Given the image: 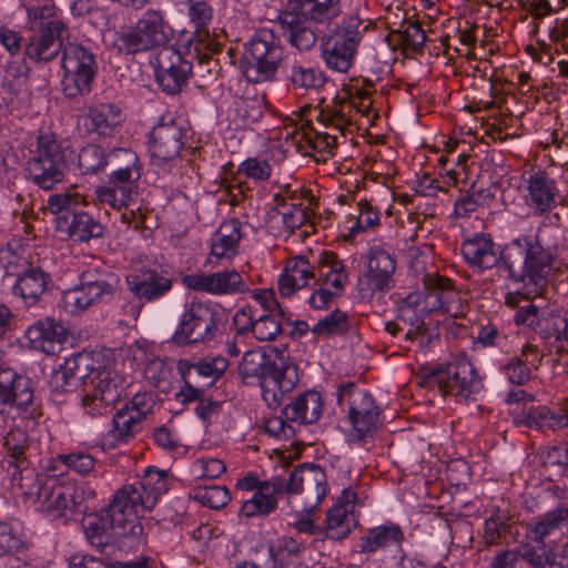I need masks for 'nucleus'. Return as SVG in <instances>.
<instances>
[{
  "mask_svg": "<svg viewBox=\"0 0 568 568\" xmlns=\"http://www.w3.org/2000/svg\"><path fill=\"white\" fill-rule=\"evenodd\" d=\"M349 328L351 323L347 315L339 310H335L323 320H320L311 332L314 335L327 336L343 334Z\"/></svg>",
  "mask_w": 568,
  "mask_h": 568,
  "instance_id": "obj_55",
  "label": "nucleus"
},
{
  "mask_svg": "<svg viewBox=\"0 0 568 568\" xmlns=\"http://www.w3.org/2000/svg\"><path fill=\"white\" fill-rule=\"evenodd\" d=\"M233 112L237 125L247 126L257 122L263 114V101L258 97H241L234 101Z\"/></svg>",
  "mask_w": 568,
  "mask_h": 568,
  "instance_id": "obj_53",
  "label": "nucleus"
},
{
  "mask_svg": "<svg viewBox=\"0 0 568 568\" xmlns=\"http://www.w3.org/2000/svg\"><path fill=\"white\" fill-rule=\"evenodd\" d=\"M92 352H82L68 357L64 364L51 376L50 387L52 393L64 394L74 390L83 384L85 374L94 367Z\"/></svg>",
  "mask_w": 568,
  "mask_h": 568,
  "instance_id": "obj_23",
  "label": "nucleus"
},
{
  "mask_svg": "<svg viewBox=\"0 0 568 568\" xmlns=\"http://www.w3.org/2000/svg\"><path fill=\"white\" fill-rule=\"evenodd\" d=\"M395 33L399 36L404 50L410 49L413 52H419L426 42L425 31L417 21L407 22L404 30H398Z\"/></svg>",
  "mask_w": 568,
  "mask_h": 568,
  "instance_id": "obj_61",
  "label": "nucleus"
},
{
  "mask_svg": "<svg viewBox=\"0 0 568 568\" xmlns=\"http://www.w3.org/2000/svg\"><path fill=\"white\" fill-rule=\"evenodd\" d=\"M288 79L294 88L315 89L323 84V74L311 67L294 64L291 68Z\"/></svg>",
  "mask_w": 568,
  "mask_h": 568,
  "instance_id": "obj_56",
  "label": "nucleus"
},
{
  "mask_svg": "<svg viewBox=\"0 0 568 568\" xmlns=\"http://www.w3.org/2000/svg\"><path fill=\"white\" fill-rule=\"evenodd\" d=\"M113 275L98 270H87L80 276V284L63 294L64 307L72 314L108 302L114 294Z\"/></svg>",
  "mask_w": 568,
  "mask_h": 568,
  "instance_id": "obj_11",
  "label": "nucleus"
},
{
  "mask_svg": "<svg viewBox=\"0 0 568 568\" xmlns=\"http://www.w3.org/2000/svg\"><path fill=\"white\" fill-rule=\"evenodd\" d=\"M32 36L26 45V55L34 61H51L58 54L64 37L55 31H31Z\"/></svg>",
  "mask_w": 568,
  "mask_h": 568,
  "instance_id": "obj_44",
  "label": "nucleus"
},
{
  "mask_svg": "<svg viewBox=\"0 0 568 568\" xmlns=\"http://www.w3.org/2000/svg\"><path fill=\"white\" fill-rule=\"evenodd\" d=\"M110 43L120 53L135 54L164 48L172 29L161 10L148 9L138 18L134 27L111 32Z\"/></svg>",
  "mask_w": 568,
  "mask_h": 568,
  "instance_id": "obj_4",
  "label": "nucleus"
},
{
  "mask_svg": "<svg viewBox=\"0 0 568 568\" xmlns=\"http://www.w3.org/2000/svg\"><path fill=\"white\" fill-rule=\"evenodd\" d=\"M54 221L57 231L73 241L85 242L103 233L102 224L92 215H57Z\"/></svg>",
  "mask_w": 568,
  "mask_h": 568,
  "instance_id": "obj_33",
  "label": "nucleus"
},
{
  "mask_svg": "<svg viewBox=\"0 0 568 568\" xmlns=\"http://www.w3.org/2000/svg\"><path fill=\"white\" fill-rule=\"evenodd\" d=\"M118 526L135 523L146 511L153 509L134 483L121 486L114 493L108 508Z\"/></svg>",
  "mask_w": 568,
  "mask_h": 568,
  "instance_id": "obj_20",
  "label": "nucleus"
},
{
  "mask_svg": "<svg viewBox=\"0 0 568 568\" xmlns=\"http://www.w3.org/2000/svg\"><path fill=\"white\" fill-rule=\"evenodd\" d=\"M275 363L270 359L261 349H252L244 354L239 366V374L243 379H265L272 372Z\"/></svg>",
  "mask_w": 568,
  "mask_h": 568,
  "instance_id": "obj_48",
  "label": "nucleus"
},
{
  "mask_svg": "<svg viewBox=\"0 0 568 568\" xmlns=\"http://www.w3.org/2000/svg\"><path fill=\"white\" fill-rule=\"evenodd\" d=\"M549 321V313L547 316L544 313L539 312L538 306L532 303H528L525 306H521L517 310L514 322L517 325L527 326L544 338L546 323Z\"/></svg>",
  "mask_w": 568,
  "mask_h": 568,
  "instance_id": "obj_54",
  "label": "nucleus"
},
{
  "mask_svg": "<svg viewBox=\"0 0 568 568\" xmlns=\"http://www.w3.org/2000/svg\"><path fill=\"white\" fill-rule=\"evenodd\" d=\"M241 237V223L239 220H225L211 237V251L207 263L217 265L223 261L233 258L237 254Z\"/></svg>",
  "mask_w": 568,
  "mask_h": 568,
  "instance_id": "obj_25",
  "label": "nucleus"
},
{
  "mask_svg": "<svg viewBox=\"0 0 568 568\" xmlns=\"http://www.w3.org/2000/svg\"><path fill=\"white\" fill-rule=\"evenodd\" d=\"M82 526L88 541L101 552L99 560L102 565L108 568H118L122 565V551L113 544V539L114 528L123 527L115 524L108 509L104 513L85 516Z\"/></svg>",
  "mask_w": 568,
  "mask_h": 568,
  "instance_id": "obj_14",
  "label": "nucleus"
},
{
  "mask_svg": "<svg viewBox=\"0 0 568 568\" xmlns=\"http://www.w3.org/2000/svg\"><path fill=\"white\" fill-rule=\"evenodd\" d=\"M26 10L29 31H55L58 37H64L67 27L53 1L47 0L40 6L26 7Z\"/></svg>",
  "mask_w": 568,
  "mask_h": 568,
  "instance_id": "obj_34",
  "label": "nucleus"
},
{
  "mask_svg": "<svg viewBox=\"0 0 568 568\" xmlns=\"http://www.w3.org/2000/svg\"><path fill=\"white\" fill-rule=\"evenodd\" d=\"M403 540L404 534L396 524L374 527L368 529L367 534L361 538V552L372 554L392 545L400 546Z\"/></svg>",
  "mask_w": 568,
  "mask_h": 568,
  "instance_id": "obj_43",
  "label": "nucleus"
},
{
  "mask_svg": "<svg viewBox=\"0 0 568 568\" xmlns=\"http://www.w3.org/2000/svg\"><path fill=\"white\" fill-rule=\"evenodd\" d=\"M381 415V408L376 405L374 397L363 392L359 404L357 405V443H367L373 438Z\"/></svg>",
  "mask_w": 568,
  "mask_h": 568,
  "instance_id": "obj_46",
  "label": "nucleus"
},
{
  "mask_svg": "<svg viewBox=\"0 0 568 568\" xmlns=\"http://www.w3.org/2000/svg\"><path fill=\"white\" fill-rule=\"evenodd\" d=\"M27 338L34 348L47 354H54L57 345L67 338L64 326L52 318H45L31 325L26 332Z\"/></svg>",
  "mask_w": 568,
  "mask_h": 568,
  "instance_id": "obj_32",
  "label": "nucleus"
},
{
  "mask_svg": "<svg viewBox=\"0 0 568 568\" xmlns=\"http://www.w3.org/2000/svg\"><path fill=\"white\" fill-rule=\"evenodd\" d=\"M277 19L283 27L295 29L306 19L313 20L311 0H287L285 8L278 11Z\"/></svg>",
  "mask_w": 568,
  "mask_h": 568,
  "instance_id": "obj_51",
  "label": "nucleus"
},
{
  "mask_svg": "<svg viewBox=\"0 0 568 568\" xmlns=\"http://www.w3.org/2000/svg\"><path fill=\"white\" fill-rule=\"evenodd\" d=\"M363 263L367 288L361 287L359 298L362 302H372L375 295L381 297V292L388 286L395 272V261L382 246L374 245L364 254Z\"/></svg>",
  "mask_w": 568,
  "mask_h": 568,
  "instance_id": "obj_17",
  "label": "nucleus"
},
{
  "mask_svg": "<svg viewBox=\"0 0 568 568\" xmlns=\"http://www.w3.org/2000/svg\"><path fill=\"white\" fill-rule=\"evenodd\" d=\"M462 254L465 261L473 267L479 270L490 268L501 264L500 256H497L495 245L485 235H475L462 244Z\"/></svg>",
  "mask_w": 568,
  "mask_h": 568,
  "instance_id": "obj_35",
  "label": "nucleus"
},
{
  "mask_svg": "<svg viewBox=\"0 0 568 568\" xmlns=\"http://www.w3.org/2000/svg\"><path fill=\"white\" fill-rule=\"evenodd\" d=\"M91 355L97 363L83 381L81 405L88 415L98 417L112 410L121 396L123 381L101 353Z\"/></svg>",
  "mask_w": 568,
  "mask_h": 568,
  "instance_id": "obj_3",
  "label": "nucleus"
},
{
  "mask_svg": "<svg viewBox=\"0 0 568 568\" xmlns=\"http://www.w3.org/2000/svg\"><path fill=\"white\" fill-rule=\"evenodd\" d=\"M65 166L61 143L52 132L41 131L28 162L29 176L41 189L51 190L63 180Z\"/></svg>",
  "mask_w": 568,
  "mask_h": 568,
  "instance_id": "obj_7",
  "label": "nucleus"
},
{
  "mask_svg": "<svg viewBox=\"0 0 568 568\" xmlns=\"http://www.w3.org/2000/svg\"><path fill=\"white\" fill-rule=\"evenodd\" d=\"M567 532L568 504H560L531 526L529 537L536 542H545L548 537H558Z\"/></svg>",
  "mask_w": 568,
  "mask_h": 568,
  "instance_id": "obj_38",
  "label": "nucleus"
},
{
  "mask_svg": "<svg viewBox=\"0 0 568 568\" xmlns=\"http://www.w3.org/2000/svg\"><path fill=\"white\" fill-rule=\"evenodd\" d=\"M427 305L422 293H412L405 297L399 310L398 321L407 325L406 338L416 341L423 338L427 332L424 318L428 316L432 311Z\"/></svg>",
  "mask_w": 568,
  "mask_h": 568,
  "instance_id": "obj_27",
  "label": "nucleus"
},
{
  "mask_svg": "<svg viewBox=\"0 0 568 568\" xmlns=\"http://www.w3.org/2000/svg\"><path fill=\"white\" fill-rule=\"evenodd\" d=\"M281 486L275 483L264 481L256 491L246 498L241 507V514L246 518L266 516L277 507Z\"/></svg>",
  "mask_w": 568,
  "mask_h": 568,
  "instance_id": "obj_37",
  "label": "nucleus"
},
{
  "mask_svg": "<svg viewBox=\"0 0 568 568\" xmlns=\"http://www.w3.org/2000/svg\"><path fill=\"white\" fill-rule=\"evenodd\" d=\"M501 267L509 277L523 282L527 293L541 294L557 270V260L551 250L540 244L538 236L517 239L500 254Z\"/></svg>",
  "mask_w": 568,
  "mask_h": 568,
  "instance_id": "obj_1",
  "label": "nucleus"
},
{
  "mask_svg": "<svg viewBox=\"0 0 568 568\" xmlns=\"http://www.w3.org/2000/svg\"><path fill=\"white\" fill-rule=\"evenodd\" d=\"M501 372L511 384L518 386L527 384L531 378V369L523 357H511L501 366Z\"/></svg>",
  "mask_w": 568,
  "mask_h": 568,
  "instance_id": "obj_62",
  "label": "nucleus"
},
{
  "mask_svg": "<svg viewBox=\"0 0 568 568\" xmlns=\"http://www.w3.org/2000/svg\"><path fill=\"white\" fill-rule=\"evenodd\" d=\"M149 153L156 168L175 161L183 148V129L173 120L156 124L149 136Z\"/></svg>",
  "mask_w": 568,
  "mask_h": 568,
  "instance_id": "obj_18",
  "label": "nucleus"
},
{
  "mask_svg": "<svg viewBox=\"0 0 568 568\" xmlns=\"http://www.w3.org/2000/svg\"><path fill=\"white\" fill-rule=\"evenodd\" d=\"M78 164L83 174L97 172L105 164L102 149L97 144L82 148L78 155Z\"/></svg>",
  "mask_w": 568,
  "mask_h": 568,
  "instance_id": "obj_60",
  "label": "nucleus"
},
{
  "mask_svg": "<svg viewBox=\"0 0 568 568\" xmlns=\"http://www.w3.org/2000/svg\"><path fill=\"white\" fill-rule=\"evenodd\" d=\"M323 399L320 393L307 390L297 395L285 405L283 415L286 420L298 425H307L317 422L323 412Z\"/></svg>",
  "mask_w": 568,
  "mask_h": 568,
  "instance_id": "obj_29",
  "label": "nucleus"
},
{
  "mask_svg": "<svg viewBox=\"0 0 568 568\" xmlns=\"http://www.w3.org/2000/svg\"><path fill=\"white\" fill-rule=\"evenodd\" d=\"M310 262L303 256H294L285 263L283 272L278 277V292L282 296L288 297L296 291L305 287L310 280L315 278Z\"/></svg>",
  "mask_w": 568,
  "mask_h": 568,
  "instance_id": "obj_31",
  "label": "nucleus"
},
{
  "mask_svg": "<svg viewBox=\"0 0 568 568\" xmlns=\"http://www.w3.org/2000/svg\"><path fill=\"white\" fill-rule=\"evenodd\" d=\"M190 496L212 509H221L231 500L230 491L224 486H196L191 489Z\"/></svg>",
  "mask_w": 568,
  "mask_h": 568,
  "instance_id": "obj_52",
  "label": "nucleus"
},
{
  "mask_svg": "<svg viewBox=\"0 0 568 568\" xmlns=\"http://www.w3.org/2000/svg\"><path fill=\"white\" fill-rule=\"evenodd\" d=\"M426 293H422L427 305H433L432 313L440 311L442 313L455 314L453 303L457 297L454 291L453 282L445 276L427 274L424 276Z\"/></svg>",
  "mask_w": 568,
  "mask_h": 568,
  "instance_id": "obj_30",
  "label": "nucleus"
},
{
  "mask_svg": "<svg viewBox=\"0 0 568 568\" xmlns=\"http://www.w3.org/2000/svg\"><path fill=\"white\" fill-rule=\"evenodd\" d=\"M237 335L252 334L260 342H272L283 332L282 312H261L256 306L245 305L233 316Z\"/></svg>",
  "mask_w": 568,
  "mask_h": 568,
  "instance_id": "obj_15",
  "label": "nucleus"
},
{
  "mask_svg": "<svg viewBox=\"0 0 568 568\" xmlns=\"http://www.w3.org/2000/svg\"><path fill=\"white\" fill-rule=\"evenodd\" d=\"M281 40L270 29H260L246 45L243 73L250 82L272 79L282 61Z\"/></svg>",
  "mask_w": 568,
  "mask_h": 568,
  "instance_id": "obj_6",
  "label": "nucleus"
},
{
  "mask_svg": "<svg viewBox=\"0 0 568 568\" xmlns=\"http://www.w3.org/2000/svg\"><path fill=\"white\" fill-rule=\"evenodd\" d=\"M0 414L24 419L41 415L32 382L9 366L0 368Z\"/></svg>",
  "mask_w": 568,
  "mask_h": 568,
  "instance_id": "obj_8",
  "label": "nucleus"
},
{
  "mask_svg": "<svg viewBox=\"0 0 568 568\" xmlns=\"http://www.w3.org/2000/svg\"><path fill=\"white\" fill-rule=\"evenodd\" d=\"M355 53V29L352 24L341 28L323 48V58L328 68L346 72Z\"/></svg>",
  "mask_w": 568,
  "mask_h": 568,
  "instance_id": "obj_24",
  "label": "nucleus"
},
{
  "mask_svg": "<svg viewBox=\"0 0 568 568\" xmlns=\"http://www.w3.org/2000/svg\"><path fill=\"white\" fill-rule=\"evenodd\" d=\"M286 493L293 507L315 511L328 493L325 470L315 464L300 465L290 474Z\"/></svg>",
  "mask_w": 568,
  "mask_h": 568,
  "instance_id": "obj_9",
  "label": "nucleus"
},
{
  "mask_svg": "<svg viewBox=\"0 0 568 568\" xmlns=\"http://www.w3.org/2000/svg\"><path fill=\"white\" fill-rule=\"evenodd\" d=\"M101 204L108 205L110 210L120 211L126 207L133 195V190L125 185H113L97 191Z\"/></svg>",
  "mask_w": 568,
  "mask_h": 568,
  "instance_id": "obj_57",
  "label": "nucleus"
},
{
  "mask_svg": "<svg viewBox=\"0 0 568 568\" xmlns=\"http://www.w3.org/2000/svg\"><path fill=\"white\" fill-rule=\"evenodd\" d=\"M355 528V490L345 488L336 503L326 511L324 534L327 538L341 540Z\"/></svg>",
  "mask_w": 568,
  "mask_h": 568,
  "instance_id": "obj_22",
  "label": "nucleus"
},
{
  "mask_svg": "<svg viewBox=\"0 0 568 568\" xmlns=\"http://www.w3.org/2000/svg\"><path fill=\"white\" fill-rule=\"evenodd\" d=\"M354 108L352 85L344 84L334 99L332 122L342 135L348 138L354 143Z\"/></svg>",
  "mask_w": 568,
  "mask_h": 568,
  "instance_id": "obj_42",
  "label": "nucleus"
},
{
  "mask_svg": "<svg viewBox=\"0 0 568 568\" xmlns=\"http://www.w3.org/2000/svg\"><path fill=\"white\" fill-rule=\"evenodd\" d=\"M426 388H437L443 396L475 399L483 389V382L474 365L466 357H457L447 365L423 375L419 382Z\"/></svg>",
  "mask_w": 568,
  "mask_h": 568,
  "instance_id": "obj_5",
  "label": "nucleus"
},
{
  "mask_svg": "<svg viewBox=\"0 0 568 568\" xmlns=\"http://www.w3.org/2000/svg\"><path fill=\"white\" fill-rule=\"evenodd\" d=\"M112 423L111 436L120 443H128L142 430V420L125 407L114 414Z\"/></svg>",
  "mask_w": 568,
  "mask_h": 568,
  "instance_id": "obj_50",
  "label": "nucleus"
},
{
  "mask_svg": "<svg viewBox=\"0 0 568 568\" xmlns=\"http://www.w3.org/2000/svg\"><path fill=\"white\" fill-rule=\"evenodd\" d=\"M183 48L164 47L156 58V81L163 91L170 94L179 93L186 84L191 73V62Z\"/></svg>",
  "mask_w": 568,
  "mask_h": 568,
  "instance_id": "obj_16",
  "label": "nucleus"
},
{
  "mask_svg": "<svg viewBox=\"0 0 568 568\" xmlns=\"http://www.w3.org/2000/svg\"><path fill=\"white\" fill-rule=\"evenodd\" d=\"M318 288L308 298L314 310H326L336 296H339L344 285L348 282L345 266L333 252L324 251L317 262Z\"/></svg>",
  "mask_w": 568,
  "mask_h": 568,
  "instance_id": "obj_12",
  "label": "nucleus"
},
{
  "mask_svg": "<svg viewBox=\"0 0 568 568\" xmlns=\"http://www.w3.org/2000/svg\"><path fill=\"white\" fill-rule=\"evenodd\" d=\"M523 559L531 568H555L557 566V554L552 549L541 547L538 549L527 550L523 555Z\"/></svg>",
  "mask_w": 568,
  "mask_h": 568,
  "instance_id": "obj_64",
  "label": "nucleus"
},
{
  "mask_svg": "<svg viewBox=\"0 0 568 568\" xmlns=\"http://www.w3.org/2000/svg\"><path fill=\"white\" fill-rule=\"evenodd\" d=\"M556 182L546 172L538 171L528 180L527 200L538 211L545 213L552 209L557 197Z\"/></svg>",
  "mask_w": 568,
  "mask_h": 568,
  "instance_id": "obj_41",
  "label": "nucleus"
},
{
  "mask_svg": "<svg viewBox=\"0 0 568 568\" xmlns=\"http://www.w3.org/2000/svg\"><path fill=\"white\" fill-rule=\"evenodd\" d=\"M268 384L275 386L281 396L291 392L297 381V374L294 366L276 365L267 376Z\"/></svg>",
  "mask_w": 568,
  "mask_h": 568,
  "instance_id": "obj_59",
  "label": "nucleus"
},
{
  "mask_svg": "<svg viewBox=\"0 0 568 568\" xmlns=\"http://www.w3.org/2000/svg\"><path fill=\"white\" fill-rule=\"evenodd\" d=\"M216 312L210 305L193 301L183 313L173 341L180 345L211 339L217 329Z\"/></svg>",
  "mask_w": 568,
  "mask_h": 568,
  "instance_id": "obj_13",
  "label": "nucleus"
},
{
  "mask_svg": "<svg viewBox=\"0 0 568 568\" xmlns=\"http://www.w3.org/2000/svg\"><path fill=\"white\" fill-rule=\"evenodd\" d=\"M363 83L365 89L357 88V135L364 138L368 144H376L382 140V134L372 130L375 126V120L379 119L378 112L371 109L369 97L373 82L364 79Z\"/></svg>",
  "mask_w": 568,
  "mask_h": 568,
  "instance_id": "obj_36",
  "label": "nucleus"
},
{
  "mask_svg": "<svg viewBox=\"0 0 568 568\" xmlns=\"http://www.w3.org/2000/svg\"><path fill=\"white\" fill-rule=\"evenodd\" d=\"M4 447L7 449V463L20 470V476L31 471L28 468L29 462L27 452L29 450V440L24 430L11 429L4 437Z\"/></svg>",
  "mask_w": 568,
  "mask_h": 568,
  "instance_id": "obj_47",
  "label": "nucleus"
},
{
  "mask_svg": "<svg viewBox=\"0 0 568 568\" xmlns=\"http://www.w3.org/2000/svg\"><path fill=\"white\" fill-rule=\"evenodd\" d=\"M182 281L190 290L212 295H231L248 291V286L241 273L235 270H224L212 274H189Z\"/></svg>",
  "mask_w": 568,
  "mask_h": 568,
  "instance_id": "obj_19",
  "label": "nucleus"
},
{
  "mask_svg": "<svg viewBox=\"0 0 568 568\" xmlns=\"http://www.w3.org/2000/svg\"><path fill=\"white\" fill-rule=\"evenodd\" d=\"M134 484L154 508L161 496L166 494L170 489V476L166 470L148 467L142 477Z\"/></svg>",
  "mask_w": 568,
  "mask_h": 568,
  "instance_id": "obj_45",
  "label": "nucleus"
},
{
  "mask_svg": "<svg viewBox=\"0 0 568 568\" xmlns=\"http://www.w3.org/2000/svg\"><path fill=\"white\" fill-rule=\"evenodd\" d=\"M187 16L195 32L185 40H179V45L190 57H200L202 52L214 51L215 43L209 30L212 21V8L204 1L190 2Z\"/></svg>",
  "mask_w": 568,
  "mask_h": 568,
  "instance_id": "obj_21",
  "label": "nucleus"
},
{
  "mask_svg": "<svg viewBox=\"0 0 568 568\" xmlns=\"http://www.w3.org/2000/svg\"><path fill=\"white\" fill-rule=\"evenodd\" d=\"M124 120L121 108L111 102H99L89 106L83 125L89 133L109 136Z\"/></svg>",
  "mask_w": 568,
  "mask_h": 568,
  "instance_id": "obj_26",
  "label": "nucleus"
},
{
  "mask_svg": "<svg viewBox=\"0 0 568 568\" xmlns=\"http://www.w3.org/2000/svg\"><path fill=\"white\" fill-rule=\"evenodd\" d=\"M130 291L140 300L146 302L162 297L172 288V281L156 271H148L142 276L128 278Z\"/></svg>",
  "mask_w": 568,
  "mask_h": 568,
  "instance_id": "obj_39",
  "label": "nucleus"
},
{
  "mask_svg": "<svg viewBox=\"0 0 568 568\" xmlns=\"http://www.w3.org/2000/svg\"><path fill=\"white\" fill-rule=\"evenodd\" d=\"M237 172L255 182H262L270 179L272 169L266 160L248 158L239 165Z\"/></svg>",
  "mask_w": 568,
  "mask_h": 568,
  "instance_id": "obj_63",
  "label": "nucleus"
},
{
  "mask_svg": "<svg viewBox=\"0 0 568 568\" xmlns=\"http://www.w3.org/2000/svg\"><path fill=\"white\" fill-rule=\"evenodd\" d=\"M507 520V517L500 513L493 514L485 520L481 532L479 534L480 540L478 541V550L483 551L503 542V539H505L509 532Z\"/></svg>",
  "mask_w": 568,
  "mask_h": 568,
  "instance_id": "obj_49",
  "label": "nucleus"
},
{
  "mask_svg": "<svg viewBox=\"0 0 568 568\" xmlns=\"http://www.w3.org/2000/svg\"><path fill=\"white\" fill-rule=\"evenodd\" d=\"M515 422L534 429L554 432L568 427V398L558 410L547 406H531L523 412Z\"/></svg>",
  "mask_w": 568,
  "mask_h": 568,
  "instance_id": "obj_28",
  "label": "nucleus"
},
{
  "mask_svg": "<svg viewBox=\"0 0 568 568\" xmlns=\"http://www.w3.org/2000/svg\"><path fill=\"white\" fill-rule=\"evenodd\" d=\"M120 152L125 155L129 164L114 171L111 175V182L113 185H125L132 190V184L141 176L138 155L129 150H121Z\"/></svg>",
  "mask_w": 568,
  "mask_h": 568,
  "instance_id": "obj_58",
  "label": "nucleus"
},
{
  "mask_svg": "<svg viewBox=\"0 0 568 568\" xmlns=\"http://www.w3.org/2000/svg\"><path fill=\"white\" fill-rule=\"evenodd\" d=\"M18 486L28 501L51 519L72 515L83 500V489L55 477L28 471Z\"/></svg>",
  "mask_w": 568,
  "mask_h": 568,
  "instance_id": "obj_2",
  "label": "nucleus"
},
{
  "mask_svg": "<svg viewBox=\"0 0 568 568\" xmlns=\"http://www.w3.org/2000/svg\"><path fill=\"white\" fill-rule=\"evenodd\" d=\"M48 282L49 275L45 272L39 267H29L18 274L12 292L27 305H33L45 292Z\"/></svg>",
  "mask_w": 568,
  "mask_h": 568,
  "instance_id": "obj_40",
  "label": "nucleus"
},
{
  "mask_svg": "<svg viewBox=\"0 0 568 568\" xmlns=\"http://www.w3.org/2000/svg\"><path fill=\"white\" fill-rule=\"evenodd\" d=\"M62 91L68 98H77L91 91L97 73V61L92 52L80 44L68 43L62 53Z\"/></svg>",
  "mask_w": 568,
  "mask_h": 568,
  "instance_id": "obj_10",
  "label": "nucleus"
}]
</instances>
